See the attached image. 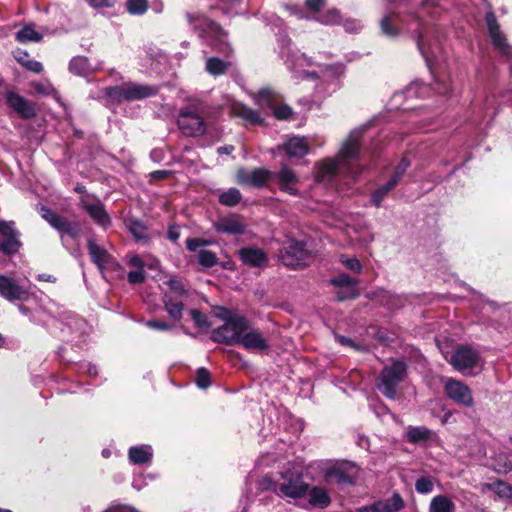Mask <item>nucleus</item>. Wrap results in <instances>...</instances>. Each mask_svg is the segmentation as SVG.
<instances>
[{
  "instance_id": "nucleus-48",
  "label": "nucleus",
  "mask_w": 512,
  "mask_h": 512,
  "mask_svg": "<svg viewBox=\"0 0 512 512\" xmlns=\"http://www.w3.org/2000/svg\"><path fill=\"white\" fill-rule=\"evenodd\" d=\"M199 263L207 268L214 266L217 262L216 254L209 250H200L198 253Z\"/></svg>"
},
{
  "instance_id": "nucleus-34",
  "label": "nucleus",
  "mask_w": 512,
  "mask_h": 512,
  "mask_svg": "<svg viewBox=\"0 0 512 512\" xmlns=\"http://www.w3.org/2000/svg\"><path fill=\"white\" fill-rule=\"evenodd\" d=\"M431 436V431L426 427H409L407 430V439L410 443L416 444L427 441Z\"/></svg>"
},
{
  "instance_id": "nucleus-21",
  "label": "nucleus",
  "mask_w": 512,
  "mask_h": 512,
  "mask_svg": "<svg viewBox=\"0 0 512 512\" xmlns=\"http://www.w3.org/2000/svg\"><path fill=\"white\" fill-rule=\"evenodd\" d=\"M8 104L25 119L33 118L36 115L34 105L27 99L15 92H8L6 95Z\"/></svg>"
},
{
  "instance_id": "nucleus-43",
  "label": "nucleus",
  "mask_w": 512,
  "mask_h": 512,
  "mask_svg": "<svg viewBox=\"0 0 512 512\" xmlns=\"http://www.w3.org/2000/svg\"><path fill=\"white\" fill-rule=\"evenodd\" d=\"M126 9L131 15H143L148 9V0H127Z\"/></svg>"
},
{
  "instance_id": "nucleus-8",
  "label": "nucleus",
  "mask_w": 512,
  "mask_h": 512,
  "mask_svg": "<svg viewBox=\"0 0 512 512\" xmlns=\"http://www.w3.org/2000/svg\"><path fill=\"white\" fill-rule=\"evenodd\" d=\"M311 258V252L306 248L305 243L295 239H289L280 251L282 263L292 269L307 266Z\"/></svg>"
},
{
  "instance_id": "nucleus-27",
  "label": "nucleus",
  "mask_w": 512,
  "mask_h": 512,
  "mask_svg": "<svg viewBox=\"0 0 512 512\" xmlns=\"http://www.w3.org/2000/svg\"><path fill=\"white\" fill-rule=\"evenodd\" d=\"M277 182L280 189L291 195H297L298 191L294 185L298 182V178L293 170L287 166H282L277 174Z\"/></svg>"
},
{
  "instance_id": "nucleus-1",
  "label": "nucleus",
  "mask_w": 512,
  "mask_h": 512,
  "mask_svg": "<svg viewBox=\"0 0 512 512\" xmlns=\"http://www.w3.org/2000/svg\"><path fill=\"white\" fill-rule=\"evenodd\" d=\"M361 134L362 131L360 129L353 130L342 143L337 157L325 159L319 164L317 172V179L319 181L330 180L341 171H346L352 177H356L359 174V169L354 168L350 161L358 156Z\"/></svg>"
},
{
  "instance_id": "nucleus-20",
  "label": "nucleus",
  "mask_w": 512,
  "mask_h": 512,
  "mask_svg": "<svg viewBox=\"0 0 512 512\" xmlns=\"http://www.w3.org/2000/svg\"><path fill=\"white\" fill-rule=\"evenodd\" d=\"M215 230L223 234L241 235L246 231V224L237 215L222 217L214 222Z\"/></svg>"
},
{
  "instance_id": "nucleus-10",
  "label": "nucleus",
  "mask_w": 512,
  "mask_h": 512,
  "mask_svg": "<svg viewBox=\"0 0 512 512\" xmlns=\"http://www.w3.org/2000/svg\"><path fill=\"white\" fill-rule=\"evenodd\" d=\"M281 55L285 58V63L289 70L292 71L297 78H317L315 72H308L304 69L314 64L311 58L307 57L304 53H300V51L296 49L285 48L282 49Z\"/></svg>"
},
{
  "instance_id": "nucleus-37",
  "label": "nucleus",
  "mask_w": 512,
  "mask_h": 512,
  "mask_svg": "<svg viewBox=\"0 0 512 512\" xmlns=\"http://www.w3.org/2000/svg\"><path fill=\"white\" fill-rule=\"evenodd\" d=\"M69 70L76 75H86L90 71L88 59L83 56L74 57L69 63Z\"/></svg>"
},
{
  "instance_id": "nucleus-6",
  "label": "nucleus",
  "mask_w": 512,
  "mask_h": 512,
  "mask_svg": "<svg viewBox=\"0 0 512 512\" xmlns=\"http://www.w3.org/2000/svg\"><path fill=\"white\" fill-rule=\"evenodd\" d=\"M186 18L190 26L199 33L200 37H203L204 34L211 35L219 42V50L221 52L228 53L231 51L230 45L226 41V34L218 24L200 13H187Z\"/></svg>"
},
{
  "instance_id": "nucleus-58",
  "label": "nucleus",
  "mask_w": 512,
  "mask_h": 512,
  "mask_svg": "<svg viewBox=\"0 0 512 512\" xmlns=\"http://www.w3.org/2000/svg\"><path fill=\"white\" fill-rule=\"evenodd\" d=\"M93 8H111L114 7L116 0H87Z\"/></svg>"
},
{
  "instance_id": "nucleus-42",
  "label": "nucleus",
  "mask_w": 512,
  "mask_h": 512,
  "mask_svg": "<svg viewBox=\"0 0 512 512\" xmlns=\"http://www.w3.org/2000/svg\"><path fill=\"white\" fill-rule=\"evenodd\" d=\"M316 20L324 25H334L340 23L341 15L339 10L333 8L319 15Z\"/></svg>"
},
{
  "instance_id": "nucleus-40",
  "label": "nucleus",
  "mask_w": 512,
  "mask_h": 512,
  "mask_svg": "<svg viewBox=\"0 0 512 512\" xmlns=\"http://www.w3.org/2000/svg\"><path fill=\"white\" fill-rule=\"evenodd\" d=\"M395 186H396L395 182H393L389 179V181L387 183L380 186L372 193V197H371L372 203L376 207H379L381 205L382 201L384 200V198L388 195V193L392 189H394Z\"/></svg>"
},
{
  "instance_id": "nucleus-50",
  "label": "nucleus",
  "mask_w": 512,
  "mask_h": 512,
  "mask_svg": "<svg viewBox=\"0 0 512 512\" xmlns=\"http://www.w3.org/2000/svg\"><path fill=\"white\" fill-rule=\"evenodd\" d=\"M225 7H223L224 13H234L238 14L244 9L241 7V5L244 3V0H220Z\"/></svg>"
},
{
  "instance_id": "nucleus-9",
  "label": "nucleus",
  "mask_w": 512,
  "mask_h": 512,
  "mask_svg": "<svg viewBox=\"0 0 512 512\" xmlns=\"http://www.w3.org/2000/svg\"><path fill=\"white\" fill-rule=\"evenodd\" d=\"M157 93V89L142 84L127 83L120 86L109 87L107 95L117 101H135L151 97Z\"/></svg>"
},
{
  "instance_id": "nucleus-35",
  "label": "nucleus",
  "mask_w": 512,
  "mask_h": 512,
  "mask_svg": "<svg viewBox=\"0 0 512 512\" xmlns=\"http://www.w3.org/2000/svg\"><path fill=\"white\" fill-rule=\"evenodd\" d=\"M128 228L137 242H146L148 240L147 228L140 220L130 219Z\"/></svg>"
},
{
  "instance_id": "nucleus-55",
  "label": "nucleus",
  "mask_w": 512,
  "mask_h": 512,
  "mask_svg": "<svg viewBox=\"0 0 512 512\" xmlns=\"http://www.w3.org/2000/svg\"><path fill=\"white\" fill-rule=\"evenodd\" d=\"M145 280V272L144 269H137L135 271H130L128 273V281L131 284H139L144 282Z\"/></svg>"
},
{
  "instance_id": "nucleus-51",
  "label": "nucleus",
  "mask_w": 512,
  "mask_h": 512,
  "mask_svg": "<svg viewBox=\"0 0 512 512\" xmlns=\"http://www.w3.org/2000/svg\"><path fill=\"white\" fill-rule=\"evenodd\" d=\"M409 166L410 162L406 158H403L395 168V171L391 176L390 180L395 182V184L397 185L400 179L404 176Z\"/></svg>"
},
{
  "instance_id": "nucleus-28",
  "label": "nucleus",
  "mask_w": 512,
  "mask_h": 512,
  "mask_svg": "<svg viewBox=\"0 0 512 512\" xmlns=\"http://www.w3.org/2000/svg\"><path fill=\"white\" fill-rule=\"evenodd\" d=\"M153 457L152 447L149 445H136L128 450L129 461L134 465L149 464Z\"/></svg>"
},
{
  "instance_id": "nucleus-2",
  "label": "nucleus",
  "mask_w": 512,
  "mask_h": 512,
  "mask_svg": "<svg viewBox=\"0 0 512 512\" xmlns=\"http://www.w3.org/2000/svg\"><path fill=\"white\" fill-rule=\"evenodd\" d=\"M177 126L187 137L197 138L218 133L214 115L202 107L193 105L186 106L179 111Z\"/></svg>"
},
{
  "instance_id": "nucleus-7",
  "label": "nucleus",
  "mask_w": 512,
  "mask_h": 512,
  "mask_svg": "<svg viewBox=\"0 0 512 512\" xmlns=\"http://www.w3.org/2000/svg\"><path fill=\"white\" fill-rule=\"evenodd\" d=\"M248 324L249 321L245 317L231 316L226 319L222 326L213 331V339L227 345H238L240 337L246 331Z\"/></svg>"
},
{
  "instance_id": "nucleus-19",
  "label": "nucleus",
  "mask_w": 512,
  "mask_h": 512,
  "mask_svg": "<svg viewBox=\"0 0 512 512\" xmlns=\"http://www.w3.org/2000/svg\"><path fill=\"white\" fill-rule=\"evenodd\" d=\"M345 75V66L341 63L327 65L324 69V77L329 80L328 87L317 85L316 91L320 94H331L340 88L339 79Z\"/></svg>"
},
{
  "instance_id": "nucleus-57",
  "label": "nucleus",
  "mask_w": 512,
  "mask_h": 512,
  "mask_svg": "<svg viewBox=\"0 0 512 512\" xmlns=\"http://www.w3.org/2000/svg\"><path fill=\"white\" fill-rule=\"evenodd\" d=\"M434 89L438 94L447 95L450 91V82L437 79L434 83Z\"/></svg>"
},
{
  "instance_id": "nucleus-18",
  "label": "nucleus",
  "mask_w": 512,
  "mask_h": 512,
  "mask_svg": "<svg viewBox=\"0 0 512 512\" xmlns=\"http://www.w3.org/2000/svg\"><path fill=\"white\" fill-rule=\"evenodd\" d=\"M257 103L263 108H268L280 120L288 119L292 114L289 106L276 104L273 93L269 89H263L258 92Z\"/></svg>"
},
{
  "instance_id": "nucleus-33",
  "label": "nucleus",
  "mask_w": 512,
  "mask_h": 512,
  "mask_svg": "<svg viewBox=\"0 0 512 512\" xmlns=\"http://www.w3.org/2000/svg\"><path fill=\"white\" fill-rule=\"evenodd\" d=\"M15 59L27 70L34 73H40L43 70V65L39 61L31 59L25 51H17Z\"/></svg>"
},
{
  "instance_id": "nucleus-29",
  "label": "nucleus",
  "mask_w": 512,
  "mask_h": 512,
  "mask_svg": "<svg viewBox=\"0 0 512 512\" xmlns=\"http://www.w3.org/2000/svg\"><path fill=\"white\" fill-rule=\"evenodd\" d=\"M231 112L233 115L242 118L246 125H257L262 123V119L256 111L241 103L232 104Z\"/></svg>"
},
{
  "instance_id": "nucleus-62",
  "label": "nucleus",
  "mask_w": 512,
  "mask_h": 512,
  "mask_svg": "<svg viewBox=\"0 0 512 512\" xmlns=\"http://www.w3.org/2000/svg\"><path fill=\"white\" fill-rule=\"evenodd\" d=\"M127 263L130 266H133V267H135L137 269H144V267H145V262L143 261V259L140 258L136 254L128 255L127 256Z\"/></svg>"
},
{
  "instance_id": "nucleus-22",
  "label": "nucleus",
  "mask_w": 512,
  "mask_h": 512,
  "mask_svg": "<svg viewBox=\"0 0 512 512\" xmlns=\"http://www.w3.org/2000/svg\"><path fill=\"white\" fill-rule=\"evenodd\" d=\"M239 256L244 264L251 267H262L268 260L267 254L262 249L253 246L242 248Z\"/></svg>"
},
{
  "instance_id": "nucleus-45",
  "label": "nucleus",
  "mask_w": 512,
  "mask_h": 512,
  "mask_svg": "<svg viewBox=\"0 0 512 512\" xmlns=\"http://www.w3.org/2000/svg\"><path fill=\"white\" fill-rule=\"evenodd\" d=\"M331 283L339 288H358V281L347 274H341L331 279Z\"/></svg>"
},
{
  "instance_id": "nucleus-44",
  "label": "nucleus",
  "mask_w": 512,
  "mask_h": 512,
  "mask_svg": "<svg viewBox=\"0 0 512 512\" xmlns=\"http://www.w3.org/2000/svg\"><path fill=\"white\" fill-rule=\"evenodd\" d=\"M41 216L45 219L54 229L61 226V221L63 220V216L57 215L50 208L46 206H42L40 208Z\"/></svg>"
},
{
  "instance_id": "nucleus-25",
  "label": "nucleus",
  "mask_w": 512,
  "mask_h": 512,
  "mask_svg": "<svg viewBox=\"0 0 512 512\" xmlns=\"http://www.w3.org/2000/svg\"><path fill=\"white\" fill-rule=\"evenodd\" d=\"M82 207L90 215V217L99 225L107 227L110 224V217L106 213L103 204L96 200L89 202L81 200Z\"/></svg>"
},
{
  "instance_id": "nucleus-53",
  "label": "nucleus",
  "mask_w": 512,
  "mask_h": 512,
  "mask_svg": "<svg viewBox=\"0 0 512 512\" xmlns=\"http://www.w3.org/2000/svg\"><path fill=\"white\" fill-rule=\"evenodd\" d=\"M196 384L199 388L206 389L210 386V373L205 368H200L196 373Z\"/></svg>"
},
{
  "instance_id": "nucleus-38",
  "label": "nucleus",
  "mask_w": 512,
  "mask_h": 512,
  "mask_svg": "<svg viewBox=\"0 0 512 512\" xmlns=\"http://www.w3.org/2000/svg\"><path fill=\"white\" fill-rule=\"evenodd\" d=\"M242 199L240 191L236 188H230L219 196V202L222 205L233 207L236 206Z\"/></svg>"
},
{
  "instance_id": "nucleus-41",
  "label": "nucleus",
  "mask_w": 512,
  "mask_h": 512,
  "mask_svg": "<svg viewBox=\"0 0 512 512\" xmlns=\"http://www.w3.org/2000/svg\"><path fill=\"white\" fill-rule=\"evenodd\" d=\"M164 305L167 313L174 320H180L182 317L183 304L181 302H174L168 296H165Z\"/></svg>"
},
{
  "instance_id": "nucleus-39",
  "label": "nucleus",
  "mask_w": 512,
  "mask_h": 512,
  "mask_svg": "<svg viewBox=\"0 0 512 512\" xmlns=\"http://www.w3.org/2000/svg\"><path fill=\"white\" fill-rule=\"evenodd\" d=\"M228 66V62H225L217 57H211L206 61V70L214 76L224 74Z\"/></svg>"
},
{
  "instance_id": "nucleus-32",
  "label": "nucleus",
  "mask_w": 512,
  "mask_h": 512,
  "mask_svg": "<svg viewBox=\"0 0 512 512\" xmlns=\"http://www.w3.org/2000/svg\"><path fill=\"white\" fill-rule=\"evenodd\" d=\"M61 234V239H64V235L71 238H78L82 234V228L78 222L69 221L67 218H63L61 226L56 229Z\"/></svg>"
},
{
  "instance_id": "nucleus-16",
  "label": "nucleus",
  "mask_w": 512,
  "mask_h": 512,
  "mask_svg": "<svg viewBox=\"0 0 512 512\" xmlns=\"http://www.w3.org/2000/svg\"><path fill=\"white\" fill-rule=\"evenodd\" d=\"M87 247L92 262L98 267L103 277H105L106 269L118 267V263L107 250L98 245L92 238L88 239Z\"/></svg>"
},
{
  "instance_id": "nucleus-3",
  "label": "nucleus",
  "mask_w": 512,
  "mask_h": 512,
  "mask_svg": "<svg viewBox=\"0 0 512 512\" xmlns=\"http://www.w3.org/2000/svg\"><path fill=\"white\" fill-rule=\"evenodd\" d=\"M263 487L277 496L289 499L302 498L309 490V485L304 481L302 474L292 469L280 472L276 480L264 478Z\"/></svg>"
},
{
  "instance_id": "nucleus-61",
  "label": "nucleus",
  "mask_w": 512,
  "mask_h": 512,
  "mask_svg": "<svg viewBox=\"0 0 512 512\" xmlns=\"http://www.w3.org/2000/svg\"><path fill=\"white\" fill-rule=\"evenodd\" d=\"M326 4V0H306L305 6L308 10L317 12Z\"/></svg>"
},
{
  "instance_id": "nucleus-46",
  "label": "nucleus",
  "mask_w": 512,
  "mask_h": 512,
  "mask_svg": "<svg viewBox=\"0 0 512 512\" xmlns=\"http://www.w3.org/2000/svg\"><path fill=\"white\" fill-rule=\"evenodd\" d=\"M380 27L382 32L389 37H395L399 33L398 28L393 24V18L389 15L382 18Z\"/></svg>"
},
{
  "instance_id": "nucleus-23",
  "label": "nucleus",
  "mask_w": 512,
  "mask_h": 512,
  "mask_svg": "<svg viewBox=\"0 0 512 512\" xmlns=\"http://www.w3.org/2000/svg\"><path fill=\"white\" fill-rule=\"evenodd\" d=\"M270 175L271 174L268 170L262 168L254 169L252 171L240 170L238 172V181L241 184L261 187L268 181Z\"/></svg>"
},
{
  "instance_id": "nucleus-26",
  "label": "nucleus",
  "mask_w": 512,
  "mask_h": 512,
  "mask_svg": "<svg viewBox=\"0 0 512 512\" xmlns=\"http://www.w3.org/2000/svg\"><path fill=\"white\" fill-rule=\"evenodd\" d=\"M406 503L398 492H393L391 497L380 499L374 502L376 512H399L403 510Z\"/></svg>"
},
{
  "instance_id": "nucleus-54",
  "label": "nucleus",
  "mask_w": 512,
  "mask_h": 512,
  "mask_svg": "<svg viewBox=\"0 0 512 512\" xmlns=\"http://www.w3.org/2000/svg\"><path fill=\"white\" fill-rule=\"evenodd\" d=\"M359 296L358 288L350 287V288H341L336 293V299L338 301H345L348 299H355Z\"/></svg>"
},
{
  "instance_id": "nucleus-14",
  "label": "nucleus",
  "mask_w": 512,
  "mask_h": 512,
  "mask_svg": "<svg viewBox=\"0 0 512 512\" xmlns=\"http://www.w3.org/2000/svg\"><path fill=\"white\" fill-rule=\"evenodd\" d=\"M0 251L7 255L15 254L21 247L19 232L15 229L14 222L0 220Z\"/></svg>"
},
{
  "instance_id": "nucleus-47",
  "label": "nucleus",
  "mask_w": 512,
  "mask_h": 512,
  "mask_svg": "<svg viewBox=\"0 0 512 512\" xmlns=\"http://www.w3.org/2000/svg\"><path fill=\"white\" fill-rule=\"evenodd\" d=\"M339 261L350 271L360 273L362 271V264L356 257H348L347 255H340Z\"/></svg>"
},
{
  "instance_id": "nucleus-24",
  "label": "nucleus",
  "mask_w": 512,
  "mask_h": 512,
  "mask_svg": "<svg viewBox=\"0 0 512 512\" xmlns=\"http://www.w3.org/2000/svg\"><path fill=\"white\" fill-rule=\"evenodd\" d=\"M309 141L306 137H291L283 145V150L291 158H301L309 152Z\"/></svg>"
},
{
  "instance_id": "nucleus-5",
  "label": "nucleus",
  "mask_w": 512,
  "mask_h": 512,
  "mask_svg": "<svg viewBox=\"0 0 512 512\" xmlns=\"http://www.w3.org/2000/svg\"><path fill=\"white\" fill-rule=\"evenodd\" d=\"M451 366L463 375L475 376L483 370V360L470 346L458 347L449 359Z\"/></svg>"
},
{
  "instance_id": "nucleus-60",
  "label": "nucleus",
  "mask_w": 512,
  "mask_h": 512,
  "mask_svg": "<svg viewBox=\"0 0 512 512\" xmlns=\"http://www.w3.org/2000/svg\"><path fill=\"white\" fill-rule=\"evenodd\" d=\"M146 326L151 329L164 330V331L170 330L172 328V325H170L166 322H163V321H159V320L147 321Z\"/></svg>"
},
{
  "instance_id": "nucleus-59",
  "label": "nucleus",
  "mask_w": 512,
  "mask_h": 512,
  "mask_svg": "<svg viewBox=\"0 0 512 512\" xmlns=\"http://www.w3.org/2000/svg\"><path fill=\"white\" fill-rule=\"evenodd\" d=\"M208 242L199 238H189L186 240V247L189 251H196L198 247L207 245Z\"/></svg>"
},
{
  "instance_id": "nucleus-31",
  "label": "nucleus",
  "mask_w": 512,
  "mask_h": 512,
  "mask_svg": "<svg viewBox=\"0 0 512 512\" xmlns=\"http://www.w3.org/2000/svg\"><path fill=\"white\" fill-rule=\"evenodd\" d=\"M429 512H455V504L448 497L437 495L430 502Z\"/></svg>"
},
{
  "instance_id": "nucleus-4",
  "label": "nucleus",
  "mask_w": 512,
  "mask_h": 512,
  "mask_svg": "<svg viewBox=\"0 0 512 512\" xmlns=\"http://www.w3.org/2000/svg\"><path fill=\"white\" fill-rule=\"evenodd\" d=\"M406 375V363L401 360H395L382 369L376 380V387L385 397L395 399L398 386L405 379Z\"/></svg>"
},
{
  "instance_id": "nucleus-11",
  "label": "nucleus",
  "mask_w": 512,
  "mask_h": 512,
  "mask_svg": "<svg viewBox=\"0 0 512 512\" xmlns=\"http://www.w3.org/2000/svg\"><path fill=\"white\" fill-rule=\"evenodd\" d=\"M444 392L451 401L458 405L464 407H472L474 405L470 387L460 380L446 378L444 380Z\"/></svg>"
},
{
  "instance_id": "nucleus-30",
  "label": "nucleus",
  "mask_w": 512,
  "mask_h": 512,
  "mask_svg": "<svg viewBox=\"0 0 512 512\" xmlns=\"http://www.w3.org/2000/svg\"><path fill=\"white\" fill-rule=\"evenodd\" d=\"M309 491V503L318 508H326L330 505L331 499L327 490L323 487H312Z\"/></svg>"
},
{
  "instance_id": "nucleus-36",
  "label": "nucleus",
  "mask_w": 512,
  "mask_h": 512,
  "mask_svg": "<svg viewBox=\"0 0 512 512\" xmlns=\"http://www.w3.org/2000/svg\"><path fill=\"white\" fill-rule=\"evenodd\" d=\"M16 39L20 43L39 42L42 39V35L32 26L26 25L16 33Z\"/></svg>"
},
{
  "instance_id": "nucleus-17",
  "label": "nucleus",
  "mask_w": 512,
  "mask_h": 512,
  "mask_svg": "<svg viewBox=\"0 0 512 512\" xmlns=\"http://www.w3.org/2000/svg\"><path fill=\"white\" fill-rule=\"evenodd\" d=\"M245 330L246 331L240 337L238 345L253 352H262L269 348L268 340L259 330L252 327L250 323Z\"/></svg>"
},
{
  "instance_id": "nucleus-49",
  "label": "nucleus",
  "mask_w": 512,
  "mask_h": 512,
  "mask_svg": "<svg viewBox=\"0 0 512 512\" xmlns=\"http://www.w3.org/2000/svg\"><path fill=\"white\" fill-rule=\"evenodd\" d=\"M433 480L430 477H420L416 480L415 489L419 494H428L433 490Z\"/></svg>"
},
{
  "instance_id": "nucleus-15",
  "label": "nucleus",
  "mask_w": 512,
  "mask_h": 512,
  "mask_svg": "<svg viewBox=\"0 0 512 512\" xmlns=\"http://www.w3.org/2000/svg\"><path fill=\"white\" fill-rule=\"evenodd\" d=\"M354 466L349 463H337L327 468L324 472V479L328 483L347 485L354 483L356 473Z\"/></svg>"
},
{
  "instance_id": "nucleus-13",
  "label": "nucleus",
  "mask_w": 512,
  "mask_h": 512,
  "mask_svg": "<svg viewBox=\"0 0 512 512\" xmlns=\"http://www.w3.org/2000/svg\"><path fill=\"white\" fill-rule=\"evenodd\" d=\"M485 20L494 47L506 58H512V46L507 43L505 35L500 30L495 14L487 12Z\"/></svg>"
},
{
  "instance_id": "nucleus-64",
  "label": "nucleus",
  "mask_w": 512,
  "mask_h": 512,
  "mask_svg": "<svg viewBox=\"0 0 512 512\" xmlns=\"http://www.w3.org/2000/svg\"><path fill=\"white\" fill-rule=\"evenodd\" d=\"M336 339L337 341L343 345V346H349V347H352V348H355L357 349V346L354 344V342L352 341V339L348 338V337H345V336H336Z\"/></svg>"
},
{
  "instance_id": "nucleus-56",
  "label": "nucleus",
  "mask_w": 512,
  "mask_h": 512,
  "mask_svg": "<svg viewBox=\"0 0 512 512\" xmlns=\"http://www.w3.org/2000/svg\"><path fill=\"white\" fill-rule=\"evenodd\" d=\"M32 87L37 94L50 95L53 92V88L50 84L42 82L32 83Z\"/></svg>"
},
{
  "instance_id": "nucleus-52",
  "label": "nucleus",
  "mask_w": 512,
  "mask_h": 512,
  "mask_svg": "<svg viewBox=\"0 0 512 512\" xmlns=\"http://www.w3.org/2000/svg\"><path fill=\"white\" fill-rule=\"evenodd\" d=\"M189 314L197 327L203 329L210 326L207 316L201 313L199 310L192 309L189 311Z\"/></svg>"
},
{
  "instance_id": "nucleus-63",
  "label": "nucleus",
  "mask_w": 512,
  "mask_h": 512,
  "mask_svg": "<svg viewBox=\"0 0 512 512\" xmlns=\"http://www.w3.org/2000/svg\"><path fill=\"white\" fill-rule=\"evenodd\" d=\"M168 285L171 291H173L177 295H181L185 292L183 284L176 279H170L168 281Z\"/></svg>"
},
{
  "instance_id": "nucleus-12",
  "label": "nucleus",
  "mask_w": 512,
  "mask_h": 512,
  "mask_svg": "<svg viewBox=\"0 0 512 512\" xmlns=\"http://www.w3.org/2000/svg\"><path fill=\"white\" fill-rule=\"evenodd\" d=\"M0 295L9 301H25L30 297L31 292L29 285L7 275H0Z\"/></svg>"
}]
</instances>
